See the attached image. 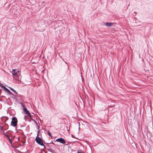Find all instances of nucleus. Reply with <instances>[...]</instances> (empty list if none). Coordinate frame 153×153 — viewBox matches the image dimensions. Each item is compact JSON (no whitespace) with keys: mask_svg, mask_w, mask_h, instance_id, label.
<instances>
[{"mask_svg":"<svg viewBox=\"0 0 153 153\" xmlns=\"http://www.w3.org/2000/svg\"><path fill=\"white\" fill-rule=\"evenodd\" d=\"M48 135L51 137H52V135L51 133L49 131H48Z\"/></svg>","mask_w":153,"mask_h":153,"instance_id":"nucleus-11","label":"nucleus"},{"mask_svg":"<svg viewBox=\"0 0 153 153\" xmlns=\"http://www.w3.org/2000/svg\"><path fill=\"white\" fill-rule=\"evenodd\" d=\"M82 152L81 150H79V151H78L77 152V153H82Z\"/></svg>","mask_w":153,"mask_h":153,"instance_id":"nucleus-14","label":"nucleus"},{"mask_svg":"<svg viewBox=\"0 0 153 153\" xmlns=\"http://www.w3.org/2000/svg\"><path fill=\"white\" fill-rule=\"evenodd\" d=\"M56 141L57 142H59L60 143L63 144H65L66 143V141L65 140L62 138L57 139L56 140Z\"/></svg>","mask_w":153,"mask_h":153,"instance_id":"nucleus-4","label":"nucleus"},{"mask_svg":"<svg viewBox=\"0 0 153 153\" xmlns=\"http://www.w3.org/2000/svg\"><path fill=\"white\" fill-rule=\"evenodd\" d=\"M37 136L35 139L36 142L39 144L44 146V149L45 148V146L43 144V141L41 139L38 137L39 133V131H38L37 132Z\"/></svg>","mask_w":153,"mask_h":153,"instance_id":"nucleus-1","label":"nucleus"},{"mask_svg":"<svg viewBox=\"0 0 153 153\" xmlns=\"http://www.w3.org/2000/svg\"><path fill=\"white\" fill-rule=\"evenodd\" d=\"M8 120V118L7 117H1V120L2 121L5 123Z\"/></svg>","mask_w":153,"mask_h":153,"instance_id":"nucleus-7","label":"nucleus"},{"mask_svg":"<svg viewBox=\"0 0 153 153\" xmlns=\"http://www.w3.org/2000/svg\"><path fill=\"white\" fill-rule=\"evenodd\" d=\"M4 126H7V127H8V125L7 124V123H5Z\"/></svg>","mask_w":153,"mask_h":153,"instance_id":"nucleus-16","label":"nucleus"},{"mask_svg":"<svg viewBox=\"0 0 153 153\" xmlns=\"http://www.w3.org/2000/svg\"><path fill=\"white\" fill-rule=\"evenodd\" d=\"M0 85L1 87L2 88V87H3V86H4L3 85L1 84H0Z\"/></svg>","mask_w":153,"mask_h":153,"instance_id":"nucleus-17","label":"nucleus"},{"mask_svg":"<svg viewBox=\"0 0 153 153\" xmlns=\"http://www.w3.org/2000/svg\"><path fill=\"white\" fill-rule=\"evenodd\" d=\"M39 127H39V126H38V128H38V131H39Z\"/></svg>","mask_w":153,"mask_h":153,"instance_id":"nucleus-18","label":"nucleus"},{"mask_svg":"<svg viewBox=\"0 0 153 153\" xmlns=\"http://www.w3.org/2000/svg\"><path fill=\"white\" fill-rule=\"evenodd\" d=\"M20 74V72L19 71H17L12 73V75L13 77L14 76H18Z\"/></svg>","mask_w":153,"mask_h":153,"instance_id":"nucleus-6","label":"nucleus"},{"mask_svg":"<svg viewBox=\"0 0 153 153\" xmlns=\"http://www.w3.org/2000/svg\"><path fill=\"white\" fill-rule=\"evenodd\" d=\"M52 143L53 144H54V143H53L52 142Z\"/></svg>","mask_w":153,"mask_h":153,"instance_id":"nucleus-20","label":"nucleus"},{"mask_svg":"<svg viewBox=\"0 0 153 153\" xmlns=\"http://www.w3.org/2000/svg\"><path fill=\"white\" fill-rule=\"evenodd\" d=\"M21 104L23 108V111L26 114H27L29 112L27 109V108L25 107V105L23 104L22 102L21 103Z\"/></svg>","mask_w":153,"mask_h":153,"instance_id":"nucleus-3","label":"nucleus"},{"mask_svg":"<svg viewBox=\"0 0 153 153\" xmlns=\"http://www.w3.org/2000/svg\"><path fill=\"white\" fill-rule=\"evenodd\" d=\"M17 122L18 121L16 117H13L12 118L11 125L13 127H16L17 125Z\"/></svg>","mask_w":153,"mask_h":153,"instance_id":"nucleus-2","label":"nucleus"},{"mask_svg":"<svg viewBox=\"0 0 153 153\" xmlns=\"http://www.w3.org/2000/svg\"><path fill=\"white\" fill-rule=\"evenodd\" d=\"M113 24H114V23H111V22L110 23V22H108L106 23L105 25L108 27H110L112 26L113 25Z\"/></svg>","mask_w":153,"mask_h":153,"instance_id":"nucleus-8","label":"nucleus"},{"mask_svg":"<svg viewBox=\"0 0 153 153\" xmlns=\"http://www.w3.org/2000/svg\"><path fill=\"white\" fill-rule=\"evenodd\" d=\"M8 138L9 141L10 142V143H11L12 142L11 141L10 138V137L8 136Z\"/></svg>","mask_w":153,"mask_h":153,"instance_id":"nucleus-15","label":"nucleus"},{"mask_svg":"<svg viewBox=\"0 0 153 153\" xmlns=\"http://www.w3.org/2000/svg\"><path fill=\"white\" fill-rule=\"evenodd\" d=\"M2 88L7 93L9 94L13 95V94L11 93L10 90L4 86H3Z\"/></svg>","mask_w":153,"mask_h":153,"instance_id":"nucleus-5","label":"nucleus"},{"mask_svg":"<svg viewBox=\"0 0 153 153\" xmlns=\"http://www.w3.org/2000/svg\"><path fill=\"white\" fill-rule=\"evenodd\" d=\"M8 88L11 90L13 92H14L16 94H18V93H17V92L13 88H11V87H8Z\"/></svg>","mask_w":153,"mask_h":153,"instance_id":"nucleus-9","label":"nucleus"},{"mask_svg":"<svg viewBox=\"0 0 153 153\" xmlns=\"http://www.w3.org/2000/svg\"><path fill=\"white\" fill-rule=\"evenodd\" d=\"M35 123H36V124H37V123H36V121H35Z\"/></svg>","mask_w":153,"mask_h":153,"instance_id":"nucleus-19","label":"nucleus"},{"mask_svg":"<svg viewBox=\"0 0 153 153\" xmlns=\"http://www.w3.org/2000/svg\"><path fill=\"white\" fill-rule=\"evenodd\" d=\"M16 69H12V71L13 72V73L16 72Z\"/></svg>","mask_w":153,"mask_h":153,"instance_id":"nucleus-13","label":"nucleus"},{"mask_svg":"<svg viewBox=\"0 0 153 153\" xmlns=\"http://www.w3.org/2000/svg\"><path fill=\"white\" fill-rule=\"evenodd\" d=\"M27 115L28 116L30 117H32V115L31 114L29 113V112L27 114Z\"/></svg>","mask_w":153,"mask_h":153,"instance_id":"nucleus-12","label":"nucleus"},{"mask_svg":"<svg viewBox=\"0 0 153 153\" xmlns=\"http://www.w3.org/2000/svg\"><path fill=\"white\" fill-rule=\"evenodd\" d=\"M47 150L48 151H50V152H51L52 153H54V151H53L52 149H51L50 148H49V149H47Z\"/></svg>","mask_w":153,"mask_h":153,"instance_id":"nucleus-10","label":"nucleus"}]
</instances>
